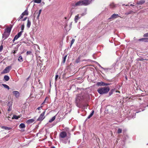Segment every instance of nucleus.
Segmentation results:
<instances>
[{
    "instance_id": "nucleus-1",
    "label": "nucleus",
    "mask_w": 148,
    "mask_h": 148,
    "mask_svg": "<svg viewBox=\"0 0 148 148\" xmlns=\"http://www.w3.org/2000/svg\"><path fill=\"white\" fill-rule=\"evenodd\" d=\"M83 99V95L82 94H79L77 95L76 98V105L77 107H80V103Z\"/></svg>"
},
{
    "instance_id": "nucleus-2",
    "label": "nucleus",
    "mask_w": 148,
    "mask_h": 148,
    "mask_svg": "<svg viewBox=\"0 0 148 148\" xmlns=\"http://www.w3.org/2000/svg\"><path fill=\"white\" fill-rule=\"evenodd\" d=\"M110 90L109 87H104L99 88L97 91L100 94H104L108 92Z\"/></svg>"
},
{
    "instance_id": "nucleus-3",
    "label": "nucleus",
    "mask_w": 148,
    "mask_h": 148,
    "mask_svg": "<svg viewBox=\"0 0 148 148\" xmlns=\"http://www.w3.org/2000/svg\"><path fill=\"white\" fill-rule=\"evenodd\" d=\"M11 27H8L5 29V32L3 34V38H4V39L7 38L9 36L11 31Z\"/></svg>"
},
{
    "instance_id": "nucleus-4",
    "label": "nucleus",
    "mask_w": 148,
    "mask_h": 148,
    "mask_svg": "<svg viewBox=\"0 0 148 148\" xmlns=\"http://www.w3.org/2000/svg\"><path fill=\"white\" fill-rule=\"evenodd\" d=\"M71 5L73 7H75L78 6L83 5V4L82 0H80L77 1L73 2L71 3Z\"/></svg>"
},
{
    "instance_id": "nucleus-5",
    "label": "nucleus",
    "mask_w": 148,
    "mask_h": 148,
    "mask_svg": "<svg viewBox=\"0 0 148 148\" xmlns=\"http://www.w3.org/2000/svg\"><path fill=\"white\" fill-rule=\"evenodd\" d=\"M85 15L84 14L82 13L80 14H78L77 15H76L74 18V20L76 23H77L78 20L81 17H82V16L84 15Z\"/></svg>"
},
{
    "instance_id": "nucleus-6",
    "label": "nucleus",
    "mask_w": 148,
    "mask_h": 148,
    "mask_svg": "<svg viewBox=\"0 0 148 148\" xmlns=\"http://www.w3.org/2000/svg\"><path fill=\"white\" fill-rule=\"evenodd\" d=\"M45 111H44L40 115L39 118L37 119V121H42L45 118L44 116L45 114Z\"/></svg>"
},
{
    "instance_id": "nucleus-7",
    "label": "nucleus",
    "mask_w": 148,
    "mask_h": 148,
    "mask_svg": "<svg viewBox=\"0 0 148 148\" xmlns=\"http://www.w3.org/2000/svg\"><path fill=\"white\" fill-rule=\"evenodd\" d=\"M11 66H8L6 67L3 71L2 73H6L9 72L11 69Z\"/></svg>"
},
{
    "instance_id": "nucleus-8",
    "label": "nucleus",
    "mask_w": 148,
    "mask_h": 148,
    "mask_svg": "<svg viewBox=\"0 0 148 148\" xmlns=\"http://www.w3.org/2000/svg\"><path fill=\"white\" fill-rule=\"evenodd\" d=\"M60 136L62 138L65 137L67 136V134L66 132H62L60 134Z\"/></svg>"
},
{
    "instance_id": "nucleus-9",
    "label": "nucleus",
    "mask_w": 148,
    "mask_h": 148,
    "mask_svg": "<svg viewBox=\"0 0 148 148\" xmlns=\"http://www.w3.org/2000/svg\"><path fill=\"white\" fill-rule=\"evenodd\" d=\"M98 86H105L109 85V84H106L103 82H98L97 83Z\"/></svg>"
},
{
    "instance_id": "nucleus-10",
    "label": "nucleus",
    "mask_w": 148,
    "mask_h": 148,
    "mask_svg": "<svg viewBox=\"0 0 148 148\" xmlns=\"http://www.w3.org/2000/svg\"><path fill=\"white\" fill-rule=\"evenodd\" d=\"M23 31H21L19 33H18L17 35H16L14 38L16 40H17L18 38L22 35V33H23Z\"/></svg>"
},
{
    "instance_id": "nucleus-11",
    "label": "nucleus",
    "mask_w": 148,
    "mask_h": 148,
    "mask_svg": "<svg viewBox=\"0 0 148 148\" xmlns=\"http://www.w3.org/2000/svg\"><path fill=\"white\" fill-rule=\"evenodd\" d=\"M13 94L16 98L18 97L19 96V93L18 91H14L13 92Z\"/></svg>"
},
{
    "instance_id": "nucleus-12",
    "label": "nucleus",
    "mask_w": 148,
    "mask_h": 148,
    "mask_svg": "<svg viewBox=\"0 0 148 148\" xmlns=\"http://www.w3.org/2000/svg\"><path fill=\"white\" fill-rule=\"evenodd\" d=\"M119 16L118 14H114L111 16V17L109 18V19L116 18Z\"/></svg>"
},
{
    "instance_id": "nucleus-13",
    "label": "nucleus",
    "mask_w": 148,
    "mask_h": 148,
    "mask_svg": "<svg viewBox=\"0 0 148 148\" xmlns=\"http://www.w3.org/2000/svg\"><path fill=\"white\" fill-rule=\"evenodd\" d=\"M34 121V120L33 119H31L28 120L26 123L28 124H31L33 123Z\"/></svg>"
},
{
    "instance_id": "nucleus-14",
    "label": "nucleus",
    "mask_w": 148,
    "mask_h": 148,
    "mask_svg": "<svg viewBox=\"0 0 148 148\" xmlns=\"http://www.w3.org/2000/svg\"><path fill=\"white\" fill-rule=\"evenodd\" d=\"M25 127V125L24 124L21 123L20 124L19 127L20 128H24Z\"/></svg>"
},
{
    "instance_id": "nucleus-15",
    "label": "nucleus",
    "mask_w": 148,
    "mask_h": 148,
    "mask_svg": "<svg viewBox=\"0 0 148 148\" xmlns=\"http://www.w3.org/2000/svg\"><path fill=\"white\" fill-rule=\"evenodd\" d=\"M20 117V116H17L15 115H14L13 116V117H12V119H18V118Z\"/></svg>"
},
{
    "instance_id": "nucleus-16",
    "label": "nucleus",
    "mask_w": 148,
    "mask_h": 148,
    "mask_svg": "<svg viewBox=\"0 0 148 148\" xmlns=\"http://www.w3.org/2000/svg\"><path fill=\"white\" fill-rule=\"evenodd\" d=\"M55 119L56 116H53L52 118L51 119H50L49 121V122L50 123H51L53 121L55 120Z\"/></svg>"
},
{
    "instance_id": "nucleus-17",
    "label": "nucleus",
    "mask_w": 148,
    "mask_h": 148,
    "mask_svg": "<svg viewBox=\"0 0 148 148\" xmlns=\"http://www.w3.org/2000/svg\"><path fill=\"white\" fill-rule=\"evenodd\" d=\"M18 60L20 62H22L23 61V58L22 56H20L18 57Z\"/></svg>"
},
{
    "instance_id": "nucleus-18",
    "label": "nucleus",
    "mask_w": 148,
    "mask_h": 148,
    "mask_svg": "<svg viewBox=\"0 0 148 148\" xmlns=\"http://www.w3.org/2000/svg\"><path fill=\"white\" fill-rule=\"evenodd\" d=\"M31 24V23L30 21L28 20H27V27L28 28H29L30 27V25Z\"/></svg>"
},
{
    "instance_id": "nucleus-19",
    "label": "nucleus",
    "mask_w": 148,
    "mask_h": 148,
    "mask_svg": "<svg viewBox=\"0 0 148 148\" xmlns=\"http://www.w3.org/2000/svg\"><path fill=\"white\" fill-rule=\"evenodd\" d=\"M1 127L2 128L4 129L5 130H9L11 129V128L6 126H2Z\"/></svg>"
},
{
    "instance_id": "nucleus-20",
    "label": "nucleus",
    "mask_w": 148,
    "mask_h": 148,
    "mask_svg": "<svg viewBox=\"0 0 148 148\" xmlns=\"http://www.w3.org/2000/svg\"><path fill=\"white\" fill-rule=\"evenodd\" d=\"M4 79L5 81H7L9 80V77L8 76L5 75L4 76Z\"/></svg>"
},
{
    "instance_id": "nucleus-21",
    "label": "nucleus",
    "mask_w": 148,
    "mask_h": 148,
    "mask_svg": "<svg viewBox=\"0 0 148 148\" xmlns=\"http://www.w3.org/2000/svg\"><path fill=\"white\" fill-rule=\"evenodd\" d=\"M145 2V1L143 0L140 1H139L137 3L138 4L140 5L144 3Z\"/></svg>"
},
{
    "instance_id": "nucleus-22",
    "label": "nucleus",
    "mask_w": 148,
    "mask_h": 148,
    "mask_svg": "<svg viewBox=\"0 0 148 148\" xmlns=\"http://www.w3.org/2000/svg\"><path fill=\"white\" fill-rule=\"evenodd\" d=\"M94 113V111L92 110V112L90 114V115L88 116L87 119H90L93 114Z\"/></svg>"
},
{
    "instance_id": "nucleus-23",
    "label": "nucleus",
    "mask_w": 148,
    "mask_h": 148,
    "mask_svg": "<svg viewBox=\"0 0 148 148\" xmlns=\"http://www.w3.org/2000/svg\"><path fill=\"white\" fill-rule=\"evenodd\" d=\"M2 85H3V86L5 88H6L7 89H8L9 90V89H10V88H9V86H8L7 85H6V84H2Z\"/></svg>"
},
{
    "instance_id": "nucleus-24",
    "label": "nucleus",
    "mask_w": 148,
    "mask_h": 148,
    "mask_svg": "<svg viewBox=\"0 0 148 148\" xmlns=\"http://www.w3.org/2000/svg\"><path fill=\"white\" fill-rule=\"evenodd\" d=\"M22 14H23V15L24 16L25 15H27L28 14V13L27 10H25V11L22 13Z\"/></svg>"
},
{
    "instance_id": "nucleus-25",
    "label": "nucleus",
    "mask_w": 148,
    "mask_h": 148,
    "mask_svg": "<svg viewBox=\"0 0 148 148\" xmlns=\"http://www.w3.org/2000/svg\"><path fill=\"white\" fill-rule=\"evenodd\" d=\"M41 1V0H34V2L37 3H40Z\"/></svg>"
},
{
    "instance_id": "nucleus-26",
    "label": "nucleus",
    "mask_w": 148,
    "mask_h": 148,
    "mask_svg": "<svg viewBox=\"0 0 148 148\" xmlns=\"http://www.w3.org/2000/svg\"><path fill=\"white\" fill-rule=\"evenodd\" d=\"M147 39L146 38H141L140 39L138 40L139 41H146Z\"/></svg>"
},
{
    "instance_id": "nucleus-27",
    "label": "nucleus",
    "mask_w": 148,
    "mask_h": 148,
    "mask_svg": "<svg viewBox=\"0 0 148 148\" xmlns=\"http://www.w3.org/2000/svg\"><path fill=\"white\" fill-rule=\"evenodd\" d=\"M24 16V15H23V14L22 13L21 15L20 16V17H19L18 19V21H19L20 20V19L22 18Z\"/></svg>"
},
{
    "instance_id": "nucleus-28",
    "label": "nucleus",
    "mask_w": 148,
    "mask_h": 148,
    "mask_svg": "<svg viewBox=\"0 0 148 148\" xmlns=\"http://www.w3.org/2000/svg\"><path fill=\"white\" fill-rule=\"evenodd\" d=\"M67 24H65V25L64 28H65V29L66 30V31L69 30L70 29H68L67 27Z\"/></svg>"
},
{
    "instance_id": "nucleus-29",
    "label": "nucleus",
    "mask_w": 148,
    "mask_h": 148,
    "mask_svg": "<svg viewBox=\"0 0 148 148\" xmlns=\"http://www.w3.org/2000/svg\"><path fill=\"white\" fill-rule=\"evenodd\" d=\"M24 28V24H23L21 25V31H23Z\"/></svg>"
},
{
    "instance_id": "nucleus-30",
    "label": "nucleus",
    "mask_w": 148,
    "mask_h": 148,
    "mask_svg": "<svg viewBox=\"0 0 148 148\" xmlns=\"http://www.w3.org/2000/svg\"><path fill=\"white\" fill-rule=\"evenodd\" d=\"M66 57H67V56L66 55L63 58V63H65V61H66Z\"/></svg>"
},
{
    "instance_id": "nucleus-31",
    "label": "nucleus",
    "mask_w": 148,
    "mask_h": 148,
    "mask_svg": "<svg viewBox=\"0 0 148 148\" xmlns=\"http://www.w3.org/2000/svg\"><path fill=\"white\" fill-rule=\"evenodd\" d=\"M75 41V40L74 39H73L71 41V46L74 43V41Z\"/></svg>"
},
{
    "instance_id": "nucleus-32",
    "label": "nucleus",
    "mask_w": 148,
    "mask_h": 148,
    "mask_svg": "<svg viewBox=\"0 0 148 148\" xmlns=\"http://www.w3.org/2000/svg\"><path fill=\"white\" fill-rule=\"evenodd\" d=\"M122 132V130L121 129H119L118 130V133H120Z\"/></svg>"
},
{
    "instance_id": "nucleus-33",
    "label": "nucleus",
    "mask_w": 148,
    "mask_h": 148,
    "mask_svg": "<svg viewBox=\"0 0 148 148\" xmlns=\"http://www.w3.org/2000/svg\"><path fill=\"white\" fill-rule=\"evenodd\" d=\"M12 106H10L9 108L8 109V110L9 111H10L12 110Z\"/></svg>"
},
{
    "instance_id": "nucleus-34",
    "label": "nucleus",
    "mask_w": 148,
    "mask_h": 148,
    "mask_svg": "<svg viewBox=\"0 0 148 148\" xmlns=\"http://www.w3.org/2000/svg\"><path fill=\"white\" fill-rule=\"evenodd\" d=\"M114 6V5L113 3L112 4L110 5V7L111 8H113Z\"/></svg>"
},
{
    "instance_id": "nucleus-35",
    "label": "nucleus",
    "mask_w": 148,
    "mask_h": 148,
    "mask_svg": "<svg viewBox=\"0 0 148 148\" xmlns=\"http://www.w3.org/2000/svg\"><path fill=\"white\" fill-rule=\"evenodd\" d=\"M31 53V52L30 51H27V55L30 54Z\"/></svg>"
},
{
    "instance_id": "nucleus-36",
    "label": "nucleus",
    "mask_w": 148,
    "mask_h": 148,
    "mask_svg": "<svg viewBox=\"0 0 148 148\" xmlns=\"http://www.w3.org/2000/svg\"><path fill=\"white\" fill-rule=\"evenodd\" d=\"M58 75H56V77H55V79L56 81L57 80V79H58Z\"/></svg>"
},
{
    "instance_id": "nucleus-37",
    "label": "nucleus",
    "mask_w": 148,
    "mask_h": 148,
    "mask_svg": "<svg viewBox=\"0 0 148 148\" xmlns=\"http://www.w3.org/2000/svg\"><path fill=\"white\" fill-rule=\"evenodd\" d=\"M144 37H148V33H146L144 35Z\"/></svg>"
},
{
    "instance_id": "nucleus-38",
    "label": "nucleus",
    "mask_w": 148,
    "mask_h": 148,
    "mask_svg": "<svg viewBox=\"0 0 148 148\" xmlns=\"http://www.w3.org/2000/svg\"><path fill=\"white\" fill-rule=\"evenodd\" d=\"M108 69H105V68H104V69H103L104 71L106 72H107V70H108Z\"/></svg>"
},
{
    "instance_id": "nucleus-39",
    "label": "nucleus",
    "mask_w": 148,
    "mask_h": 148,
    "mask_svg": "<svg viewBox=\"0 0 148 148\" xmlns=\"http://www.w3.org/2000/svg\"><path fill=\"white\" fill-rule=\"evenodd\" d=\"M99 66L100 67H101V69H104V68H103V67H102L99 64Z\"/></svg>"
},
{
    "instance_id": "nucleus-40",
    "label": "nucleus",
    "mask_w": 148,
    "mask_h": 148,
    "mask_svg": "<svg viewBox=\"0 0 148 148\" xmlns=\"http://www.w3.org/2000/svg\"><path fill=\"white\" fill-rule=\"evenodd\" d=\"M42 107V106H41V107H39L37 109L38 110H40V108H41Z\"/></svg>"
},
{
    "instance_id": "nucleus-41",
    "label": "nucleus",
    "mask_w": 148,
    "mask_h": 148,
    "mask_svg": "<svg viewBox=\"0 0 148 148\" xmlns=\"http://www.w3.org/2000/svg\"><path fill=\"white\" fill-rule=\"evenodd\" d=\"M42 11V10H39V14H40L41 13V12Z\"/></svg>"
},
{
    "instance_id": "nucleus-42",
    "label": "nucleus",
    "mask_w": 148,
    "mask_h": 148,
    "mask_svg": "<svg viewBox=\"0 0 148 148\" xmlns=\"http://www.w3.org/2000/svg\"><path fill=\"white\" fill-rule=\"evenodd\" d=\"M3 47L2 46L0 47V50H1L2 49Z\"/></svg>"
},
{
    "instance_id": "nucleus-43",
    "label": "nucleus",
    "mask_w": 148,
    "mask_h": 148,
    "mask_svg": "<svg viewBox=\"0 0 148 148\" xmlns=\"http://www.w3.org/2000/svg\"><path fill=\"white\" fill-rule=\"evenodd\" d=\"M26 18H26V17H25V18H24L23 20V21H25V20H26Z\"/></svg>"
},
{
    "instance_id": "nucleus-44",
    "label": "nucleus",
    "mask_w": 148,
    "mask_h": 148,
    "mask_svg": "<svg viewBox=\"0 0 148 148\" xmlns=\"http://www.w3.org/2000/svg\"><path fill=\"white\" fill-rule=\"evenodd\" d=\"M46 98H46V99H45V100L42 103V104H43V103H45V100H46Z\"/></svg>"
},
{
    "instance_id": "nucleus-45",
    "label": "nucleus",
    "mask_w": 148,
    "mask_h": 148,
    "mask_svg": "<svg viewBox=\"0 0 148 148\" xmlns=\"http://www.w3.org/2000/svg\"><path fill=\"white\" fill-rule=\"evenodd\" d=\"M130 13H131V12H127V13H126V14H130Z\"/></svg>"
},
{
    "instance_id": "nucleus-46",
    "label": "nucleus",
    "mask_w": 148,
    "mask_h": 148,
    "mask_svg": "<svg viewBox=\"0 0 148 148\" xmlns=\"http://www.w3.org/2000/svg\"><path fill=\"white\" fill-rule=\"evenodd\" d=\"M40 14H39L38 13V16H37V18H38V17H39L40 15Z\"/></svg>"
},
{
    "instance_id": "nucleus-47",
    "label": "nucleus",
    "mask_w": 148,
    "mask_h": 148,
    "mask_svg": "<svg viewBox=\"0 0 148 148\" xmlns=\"http://www.w3.org/2000/svg\"><path fill=\"white\" fill-rule=\"evenodd\" d=\"M16 39H15L14 38L13 39V41L14 42V41Z\"/></svg>"
},
{
    "instance_id": "nucleus-48",
    "label": "nucleus",
    "mask_w": 148,
    "mask_h": 148,
    "mask_svg": "<svg viewBox=\"0 0 148 148\" xmlns=\"http://www.w3.org/2000/svg\"><path fill=\"white\" fill-rule=\"evenodd\" d=\"M130 5L131 6H134V5L133 4H131Z\"/></svg>"
},
{
    "instance_id": "nucleus-49",
    "label": "nucleus",
    "mask_w": 148,
    "mask_h": 148,
    "mask_svg": "<svg viewBox=\"0 0 148 148\" xmlns=\"http://www.w3.org/2000/svg\"><path fill=\"white\" fill-rule=\"evenodd\" d=\"M51 148H55V147H51Z\"/></svg>"
},
{
    "instance_id": "nucleus-50",
    "label": "nucleus",
    "mask_w": 148,
    "mask_h": 148,
    "mask_svg": "<svg viewBox=\"0 0 148 148\" xmlns=\"http://www.w3.org/2000/svg\"><path fill=\"white\" fill-rule=\"evenodd\" d=\"M139 112H136V113H138Z\"/></svg>"
},
{
    "instance_id": "nucleus-51",
    "label": "nucleus",
    "mask_w": 148,
    "mask_h": 148,
    "mask_svg": "<svg viewBox=\"0 0 148 148\" xmlns=\"http://www.w3.org/2000/svg\"><path fill=\"white\" fill-rule=\"evenodd\" d=\"M109 93L110 94V95L111 94V93H110V92H109Z\"/></svg>"
},
{
    "instance_id": "nucleus-52",
    "label": "nucleus",
    "mask_w": 148,
    "mask_h": 148,
    "mask_svg": "<svg viewBox=\"0 0 148 148\" xmlns=\"http://www.w3.org/2000/svg\"><path fill=\"white\" fill-rule=\"evenodd\" d=\"M109 93L110 94V95L111 94V93H110V92H109Z\"/></svg>"
},
{
    "instance_id": "nucleus-53",
    "label": "nucleus",
    "mask_w": 148,
    "mask_h": 148,
    "mask_svg": "<svg viewBox=\"0 0 148 148\" xmlns=\"http://www.w3.org/2000/svg\"><path fill=\"white\" fill-rule=\"evenodd\" d=\"M147 106L148 107V105Z\"/></svg>"
}]
</instances>
